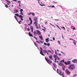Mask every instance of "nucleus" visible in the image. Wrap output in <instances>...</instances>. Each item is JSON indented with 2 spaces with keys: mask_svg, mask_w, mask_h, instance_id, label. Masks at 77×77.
<instances>
[{
  "mask_svg": "<svg viewBox=\"0 0 77 77\" xmlns=\"http://www.w3.org/2000/svg\"><path fill=\"white\" fill-rule=\"evenodd\" d=\"M75 65L73 64H70L68 67V69L69 70H71V71H72L75 69Z\"/></svg>",
  "mask_w": 77,
  "mask_h": 77,
  "instance_id": "1",
  "label": "nucleus"
},
{
  "mask_svg": "<svg viewBox=\"0 0 77 77\" xmlns=\"http://www.w3.org/2000/svg\"><path fill=\"white\" fill-rule=\"evenodd\" d=\"M45 59L46 61H47V62H48L49 64H51V63H52V61L48 59V58L45 57Z\"/></svg>",
  "mask_w": 77,
  "mask_h": 77,
  "instance_id": "2",
  "label": "nucleus"
},
{
  "mask_svg": "<svg viewBox=\"0 0 77 77\" xmlns=\"http://www.w3.org/2000/svg\"><path fill=\"white\" fill-rule=\"evenodd\" d=\"M65 72L67 75H69L71 74V72L68 69L65 70Z\"/></svg>",
  "mask_w": 77,
  "mask_h": 77,
  "instance_id": "3",
  "label": "nucleus"
},
{
  "mask_svg": "<svg viewBox=\"0 0 77 77\" xmlns=\"http://www.w3.org/2000/svg\"><path fill=\"white\" fill-rule=\"evenodd\" d=\"M38 17H34V21H35V22L33 23V25L35 24L36 23H38Z\"/></svg>",
  "mask_w": 77,
  "mask_h": 77,
  "instance_id": "4",
  "label": "nucleus"
},
{
  "mask_svg": "<svg viewBox=\"0 0 77 77\" xmlns=\"http://www.w3.org/2000/svg\"><path fill=\"white\" fill-rule=\"evenodd\" d=\"M54 57L55 58V60H60V58H59V57L57 56V55H54Z\"/></svg>",
  "mask_w": 77,
  "mask_h": 77,
  "instance_id": "5",
  "label": "nucleus"
},
{
  "mask_svg": "<svg viewBox=\"0 0 77 77\" xmlns=\"http://www.w3.org/2000/svg\"><path fill=\"white\" fill-rule=\"evenodd\" d=\"M68 62H66V61H65L64 63L65 64V65H70L71 64V61H67Z\"/></svg>",
  "mask_w": 77,
  "mask_h": 77,
  "instance_id": "6",
  "label": "nucleus"
},
{
  "mask_svg": "<svg viewBox=\"0 0 77 77\" xmlns=\"http://www.w3.org/2000/svg\"><path fill=\"white\" fill-rule=\"evenodd\" d=\"M57 72L58 74H59V75H62V72L60 69L59 70V69H57Z\"/></svg>",
  "mask_w": 77,
  "mask_h": 77,
  "instance_id": "7",
  "label": "nucleus"
},
{
  "mask_svg": "<svg viewBox=\"0 0 77 77\" xmlns=\"http://www.w3.org/2000/svg\"><path fill=\"white\" fill-rule=\"evenodd\" d=\"M36 31L37 32V34L38 35H41V32L39 31V30H36Z\"/></svg>",
  "mask_w": 77,
  "mask_h": 77,
  "instance_id": "8",
  "label": "nucleus"
},
{
  "mask_svg": "<svg viewBox=\"0 0 77 77\" xmlns=\"http://www.w3.org/2000/svg\"><path fill=\"white\" fill-rule=\"evenodd\" d=\"M29 20L30 21H31L30 23H28V26H31V24H32V19L30 17H29Z\"/></svg>",
  "mask_w": 77,
  "mask_h": 77,
  "instance_id": "9",
  "label": "nucleus"
},
{
  "mask_svg": "<svg viewBox=\"0 0 77 77\" xmlns=\"http://www.w3.org/2000/svg\"><path fill=\"white\" fill-rule=\"evenodd\" d=\"M43 52L44 54H45L46 53H47V54H48V55H49V54H48V51H47V50H43Z\"/></svg>",
  "mask_w": 77,
  "mask_h": 77,
  "instance_id": "10",
  "label": "nucleus"
},
{
  "mask_svg": "<svg viewBox=\"0 0 77 77\" xmlns=\"http://www.w3.org/2000/svg\"><path fill=\"white\" fill-rule=\"evenodd\" d=\"M58 65L59 66H64V65L63 63H58Z\"/></svg>",
  "mask_w": 77,
  "mask_h": 77,
  "instance_id": "11",
  "label": "nucleus"
},
{
  "mask_svg": "<svg viewBox=\"0 0 77 77\" xmlns=\"http://www.w3.org/2000/svg\"><path fill=\"white\" fill-rule=\"evenodd\" d=\"M72 62L73 63H77V59H75L74 60H72Z\"/></svg>",
  "mask_w": 77,
  "mask_h": 77,
  "instance_id": "12",
  "label": "nucleus"
},
{
  "mask_svg": "<svg viewBox=\"0 0 77 77\" xmlns=\"http://www.w3.org/2000/svg\"><path fill=\"white\" fill-rule=\"evenodd\" d=\"M35 26H36V29H39V26H38V23H35Z\"/></svg>",
  "mask_w": 77,
  "mask_h": 77,
  "instance_id": "13",
  "label": "nucleus"
},
{
  "mask_svg": "<svg viewBox=\"0 0 77 77\" xmlns=\"http://www.w3.org/2000/svg\"><path fill=\"white\" fill-rule=\"evenodd\" d=\"M28 35L29 36H32V37H33V35H32V34H31L30 32H29Z\"/></svg>",
  "mask_w": 77,
  "mask_h": 77,
  "instance_id": "14",
  "label": "nucleus"
},
{
  "mask_svg": "<svg viewBox=\"0 0 77 77\" xmlns=\"http://www.w3.org/2000/svg\"><path fill=\"white\" fill-rule=\"evenodd\" d=\"M14 13H18V10L16 9L14 11Z\"/></svg>",
  "mask_w": 77,
  "mask_h": 77,
  "instance_id": "15",
  "label": "nucleus"
},
{
  "mask_svg": "<svg viewBox=\"0 0 77 77\" xmlns=\"http://www.w3.org/2000/svg\"><path fill=\"white\" fill-rule=\"evenodd\" d=\"M49 59H50V60H53V56L50 55V56H49Z\"/></svg>",
  "mask_w": 77,
  "mask_h": 77,
  "instance_id": "16",
  "label": "nucleus"
},
{
  "mask_svg": "<svg viewBox=\"0 0 77 77\" xmlns=\"http://www.w3.org/2000/svg\"><path fill=\"white\" fill-rule=\"evenodd\" d=\"M39 38H40L41 40H43V38H42V35H40L39 36Z\"/></svg>",
  "mask_w": 77,
  "mask_h": 77,
  "instance_id": "17",
  "label": "nucleus"
},
{
  "mask_svg": "<svg viewBox=\"0 0 77 77\" xmlns=\"http://www.w3.org/2000/svg\"><path fill=\"white\" fill-rule=\"evenodd\" d=\"M63 67H62L63 70V71H65V68H66V66H63Z\"/></svg>",
  "mask_w": 77,
  "mask_h": 77,
  "instance_id": "18",
  "label": "nucleus"
},
{
  "mask_svg": "<svg viewBox=\"0 0 77 77\" xmlns=\"http://www.w3.org/2000/svg\"><path fill=\"white\" fill-rule=\"evenodd\" d=\"M34 45H35V46L36 47H38V45H37V43H36L35 42H34Z\"/></svg>",
  "mask_w": 77,
  "mask_h": 77,
  "instance_id": "19",
  "label": "nucleus"
},
{
  "mask_svg": "<svg viewBox=\"0 0 77 77\" xmlns=\"http://www.w3.org/2000/svg\"><path fill=\"white\" fill-rule=\"evenodd\" d=\"M40 53L42 55V56H45V55H44V54L43 53V52H41L40 51Z\"/></svg>",
  "mask_w": 77,
  "mask_h": 77,
  "instance_id": "20",
  "label": "nucleus"
},
{
  "mask_svg": "<svg viewBox=\"0 0 77 77\" xmlns=\"http://www.w3.org/2000/svg\"><path fill=\"white\" fill-rule=\"evenodd\" d=\"M61 75L62 77H65V75H64V72H63L62 73V74H61Z\"/></svg>",
  "mask_w": 77,
  "mask_h": 77,
  "instance_id": "21",
  "label": "nucleus"
},
{
  "mask_svg": "<svg viewBox=\"0 0 77 77\" xmlns=\"http://www.w3.org/2000/svg\"><path fill=\"white\" fill-rule=\"evenodd\" d=\"M30 28L31 30H33V26H31L30 27Z\"/></svg>",
  "mask_w": 77,
  "mask_h": 77,
  "instance_id": "22",
  "label": "nucleus"
},
{
  "mask_svg": "<svg viewBox=\"0 0 77 77\" xmlns=\"http://www.w3.org/2000/svg\"><path fill=\"white\" fill-rule=\"evenodd\" d=\"M53 66L55 67V68H56V63H53Z\"/></svg>",
  "mask_w": 77,
  "mask_h": 77,
  "instance_id": "23",
  "label": "nucleus"
},
{
  "mask_svg": "<svg viewBox=\"0 0 77 77\" xmlns=\"http://www.w3.org/2000/svg\"><path fill=\"white\" fill-rule=\"evenodd\" d=\"M20 18H23V17H23V16L21 15H20L19 17Z\"/></svg>",
  "mask_w": 77,
  "mask_h": 77,
  "instance_id": "24",
  "label": "nucleus"
},
{
  "mask_svg": "<svg viewBox=\"0 0 77 77\" xmlns=\"http://www.w3.org/2000/svg\"><path fill=\"white\" fill-rule=\"evenodd\" d=\"M45 40V42H49V40H48L46 38Z\"/></svg>",
  "mask_w": 77,
  "mask_h": 77,
  "instance_id": "25",
  "label": "nucleus"
},
{
  "mask_svg": "<svg viewBox=\"0 0 77 77\" xmlns=\"http://www.w3.org/2000/svg\"><path fill=\"white\" fill-rule=\"evenodd\" d=\"M5 1H6L8 3H11V2L10 1H8V0H5Z\"/></svg>",
  "mask_w": 77,
  "mask_h": 77,
  "instance_id": "26",
  "label": "nucleus"
},
{
  "mask_svg": "<svg viewBox=\"0 0 77 77\" xmlns=\"http://www.w3.org/2000/svg\"><path fill=\"white\" fill-rule=\"evenodd\" d=\"M15 15H16L17 17H19L20 16V15H19V14H15Z\"/></svg>",
  "mask_w": 77,
  "mask_h": 77,
  "instance_id": "27",
  "label": "nucleus"
},
{
  "mask_svg": "<svg viewBox=\"0 0 77 77\" xmlns=\"http://www.w3.org/2000/svg\"><path fill=\"white\" fill-rule=\"evenodd\" d=\"M60 62H64V63H65V60L63 59V60H61Z\"/></svg>",
  "mask_w": 77,
  "mask_h": 77,
  "instance_id": "28",
  "label": "nucleus"
},
{
  "mask_svg": "<svg viewBox=\"0 0 77 77\" xmlns=\"http://www.w3.org/2000/svg\"><path fill=\"white\" fill-rule=\"evenodd\" d=\"M36 42H37V43H38V44H41V43H40V42H39V41L37 40L36 41Z\"/></svg>",
  "mask_w": 77,
  "mask_h": 77,
  "instance_id": "29",
  "label": "nucleus"
},
{
  "mask_svg": "<svg viewBox=\"0 0 77 77\" xmlns=\"http://www.w3.org/2000/svg\"><path fill=\"white\" fill-rule=\"evenodd\" d=\"M34 34L35 35V36H36V31H34Z\"/></svg>",
  "mask_w": 77,
  "mask_h": 77,
  "instance_id": "30",
  "label": "nucleus"
},
{
  "mask_svg": "<svg viewBox=\"0 0 77 77\" xmlns=\"http://www.w3.org/2000/svg\"><path fill=\"white\" fill-rule=\"evenodd\" d=\"M21 15H23L24 14H23V12H20V14Z\"/></svg>",
  "mask_w": 77,
  "mask_h": 77,
  "instance_id": "31",
  "label": "nucleus"
},
{
  "mask_svg": "<svg viewBox=\"0 0 77 77\" xmlns=\"http://www.w3.org/2000/svg\"><path fill=\"white\" fill-rule=\"evenodd\" d=\"M39 41L41 44H43V43H44L43 41H42L41 40H40Z\"/></svg>",
  "mask_w": 77,
  "mask_h": 77,
  "instance_id": "32",
  "label": "nucleus"
},
{
  "mask_svg": "<svg viewBox=\"0 0 77 77\" xmlns=\"http://www.w3.org/2000/svg\"><path fill=\"white\" fill-rule=\"evenodd\" d=\"M40 49L41 50V51H40L42 52V51H43V49H42V48L40 47Z\"/></svg>",
  "mask_w": 77,
  "mask_h": 77,
  "instance_id": "33",
  "label": "nucleus"
},
{
  "mask_svg": "<svg viewBox=\"0 0 77 77\" xmlns=\"http://www.w3.org/2000/svg\"><path fill=\"white\" fill-rule=\"evenodd\" d=\"M56 26H57V27H58L59 29H60V30H61V28H60L59 26L56 25Z\"/></svg>",
  "mask_w": 77,
  "mask_h": 77,
  "instance_id": "34",
  "label": "nucleus"
},
{
  "mask_svg": "<svg viewBox=\"0 0 77 77\" xmlns=\"http://www.w3.org/2000/svg\"><path fill=\"white\" fill-rule=\"evenodd\" d=\"M47 51H48L49 53H52V52H51V51L50 50H47Z\"/></svg>",
  "mask_w": 77,
  "mask_h": 77,
  "instance_id": "35",
  "label": "nucleus"
},
{
  "mask_svg": "<svg viewBox=\"0 0 77 77\" xmlns=\"http://www.w3.org/2000/svg\"><path fill=\"white\" fill-rule=\"evenodd\" d=\"M31 14L32 15H33V16H35V13H31Z\"/></svg>",
  "mask_w": 77,
  "mask_h": 77,
  "instance_id": "36",
  "label": "nucleus"
},
{
  "mask_svg": "<svg viewBox=\"0 0 77 77\" xmlns=\"http://www.w3.org/2000/svg\"><path fill=\"white\" fill-rule=\"evenodd\" d=\"M33 37H34V38H35V39H36V40H38V38H37L35 36H34Z\"/></svg>",
  "mask_w": 77,
  "mask_h": 77,
  "instance_id": "37",
  "label": "nucleus"
},
{
  "mask_svg": "<svg viewBox=\"0 0 77 77\" xmlns=\"http://www.w3.org/2000/svg\"><path fill=\"white\" fill-rule=\"evenodd\" d=\"M50 25H51V26H54V27H55V26H54V25H53L51 23H50Z\"/></svg>",
  "mask_w": 77,
  "mask_h": 77,
  "instance_id": "38",
  "label": "nucleus"
},
{
  "mask_svg": "<svg viewBox=\"0 0 77 77\" xmlns=\"http://www.w3.org/2000/svg\"><path fill=\"white\" fill-rule=\"evenodd\" d=\"M14 18L16 19V20H17L18 19L17 18V16H14Z\"/></svg>",
  "mask_w": 77,
  "mask_h": 77,
  "instance_id": "39",
  "label": "nucleus"
},
{
  "mask_svg": "<svg viewBox=\"0 0 77 77\" xmlns=\"http://www.w3.org/2000/svg\"><path fill=\"white\" fill-rule=\"evenodd\" d=\"M47 45H48V46H50V44L49 43H48L47 44Z\"/></svg>",
  "mask_w": 77,
  "mask_h": 77,
  "instance_id": "40",
  "label": "nucleus"
},
{
  "mask_svg": "<svg viewBox=\"0 0 77 77\" xmlns=\"http://www.w3.org/2000/svg\"><path fill=\"white\" fill-rule=\"evenodd\" d=\"M5 6L7 8H8V5H7V4H6Z\"/></svg>",
  "mask_w": 77,
  "mask_h": 77,
  "instance_id": "41",
  "label": "nucleus"
},
{
  "mask_svg": "<svg viewBox=\"0 0 77 77\" xmlns=\"http://www.w3.org/2000/svg\"><path fill=\"white\" fill-rule=\"evenodd\" d=\"M44 45H47V44L46 43H44Z\"/></svg>",
  "mask_w": 77,
  "mask_h": 77,
  "instance_id": "42",
  "label": "nucleus"
},
{
  "mask_svg": "<svg viewBox=\"0 0 77 77\" xmlns=\"http://www.w3.org/2000/svg\"><path fill=\"white\" fill-rule=\"evenodd\" d=\"M63 28V29H64V30H65V28L64 26H63L61 27V28Z\"/></svg>",
  "mask_w": 77,
  "mask_h": 77,
  "instance_id": "43",
  "label": "nucleus"
},
{
  "mask_svg": "<svg viewBox=\"0 0 77 77\" xmlns=\"http://www.w3.org/2000/svg\"><path fill=\"white\" fill-rule=\"evenodd\" d=\"M23 10L22 9H21L20 11V12H23Z\"/></svg>",
  "mask_w": 77,
  "mask_h": 77,
  "instance_id": "44",
  "label": "nucleus"
},
{
  "mask_svg": "<svg viewBox=\"0 0 77 77\" xmlns=\"http://www.w3.org/2000/svg\"><path fill=\"white\" fill-rule=\"evenodd\" d=\"M73 30H75V29H76L75 28V27H73Z\"/></svg>",
  "mask_w": 77,
  "mask_h": 77,
  "instance_id": "45",
  "label": "nucleus"
},
{
  "mask_svg": "<svg viewBox=\"0 0 77 77\" xmlns=\"http://www.w3.org/2000/svg\"><path fill=\"white\" fill-rule=\"evenodd\" d=\"M32 14V13H31V12H30L29 13H28V15H31V14Z\"/></svg>",
  "mask_w": 77,
  "mask_h": 77,
  "instance_id": "46",
  "label": "nucleus"
},
{
  "mask_svg": "<svg viewBox=\"0 0 77 77\" xmlns=\"http://www.w3.org/2000/svg\"><path fill=\"white\" fill-rule=\"evenodd\" d=\"M27 30L28 32H29V31H30V28H28Z\"/></svg>",
  "mask_w": 77,
  "mask_h": 77,
  "instance_id": "47",
  "label": "nucleus"
},
{
  "mask_svg": "<svg viewBox=\"0 0 77 77\" xmlns=\"http://www.w3.org/2000/svg\"><path fill=\"white\" fill-rule=\"evenodd\" d=\"M51 8H54L55 7V6L54 5H53V6H51Z\"/></svg>",
  "mask_w": 77,
  "mask_h": 77,
  "instance_id": "48",
  "label": "nucleus"
},
{
  "mask_svg": "<svg viewBox=\"0 0 77 77\" xmlns=\"http://www.w3.org/2000/svg\"><path fill=\"white\" fill-rule=\"evenodd\" d=\"M55 51V54H56V55H57V52H56V51Z\"/></svg>",
  "mask_w": 77,
  "mask_h": 77,
  "instance_id": "49",
  "label": "nucleus"
},
{
  "mask_svg": "<svg viewBox=\"0 0 77 77\" xmlns=\"http://www.w3.org/2000/svg\"><path fill=\"white\" fill-rule=\"evenodd\" d=\"M42 30H44V31H46V30H45V29H42Z\"/></svg>",
  "mask_w": 77,
  "mask_h": 77,
  "instance_id": "50",
  "label": "nucleus"
},
{
  "mask_svg": "<svg viewBox=\"0 0 77 77\" xmlns=\"http://www.w3.org/2000/svg\"><path fill=\"white\" fill-rule=\"evenodd\" d=\"M53 39L54 41L55 40V38H54V37H53Z\"/></svg>",
  "mask_w": 77,
  "mask_h": 77,
  "instance_id": "51",
  "label": "nucleus"
},
{
  "mask_svg": "<svg viewBox=\"0 0 77 77\" xmlns=\"http://www.w3.org/2000/svg\"><path fill=\"white\" fill-rule=\"evenodd\" d=\"M77 75V74H76V75H73V77H75V76H76V75Z\"/></svg>",
  "mask_w": 77,
  "mask_h": 77,
  "instance_id": "52",
  "label": "nucleus"
},
{
  "mask_svg": "<svg viewBox=\"0 0 77 77\" xmlns=\"http://www.w3.org/2000/svg\"><path fill=\"white\" fill-rule=\"evenodd\" d=\"M31 32H32V33H33V29L31 30Z\"/></svg>",
  "mask_w": 77,
  "mask_h": 77,
  "instance_id": "53",
  "label": "nucleus"
},
{
  "mask_svg": "<svg viewBox=\"0 0 77 77\" xmlns=\"http://www.w3.org/2000/svg\"><path fill=\"white\" fill-rule=\"evenodd\" d=\"M21 20H22V21L24 20V19H23V18H21Z\"/></svg>",
  "mask_w": 77,
  "mask_h": 77,
  "instance_id": "54",
  "label": "nucleus"
},
{
  "mask_svg": "<svg viewBox=\"0 0 77 77\" xmlns=\"http://www.w3.org/2000/svg\"><path fill=\"white\" fill-rule=\"evenodd\" d=\"M73 42L74 44L75 45L76 44V43H75V42Z\"/></svg>",
  "mask_w": 77,
  "mask_h": 77,
  "instance_id": "55",
  "label": "nucleus"
},
{
  "mask_svg": "<svg viewBox=\"0 0 77 77\" xmlns=\"http://www.w3.org/2000/svg\"><path fill=\"white\" fill-rule=\"evenodd\" d=\"M53 3H57V2H55L54 1H53Z\"/></svg>",
  "mask_w": 77,
  "mask_h": 77,
  "instance_id": "56",
  "label": "nucleus"
},
{
  "mask_svg": "<svg viewBox=\"0 0 77 77\" xmlns=\"http://www.w3.org/2000/svg\"><path fill=\"white\" fill-rule=\"evenodd\" d=\"M55 20L56 21H59V19H55Z\"/></svg>",
  "mask_w": 77,
  "mask_h": 77,
  "instance_id": "57",
  "label": "nucleus"
},
{
  "mask_svg": "<svg viewBox=\"0 0 77 77\" xmlns=\"http://www.w3.org/2000/svg\"><path fill=\"white\" fill-rule=\"evenodd\" d=\"M20 2H21V1H18V3H20Z\"/></svg>",
  "mask_w": 77,
  "mask_h": 77,
  "instance_id": "58",
  "label": "nucleus"
},
{
  "mask_svg": "<svg viewBox=\"0 0 77 77\" xmlns=\"http://www.w3.org/2000/svg\"><path fill=\"white\" fill-rule=\"evenodd\" d=\"M41 6H44V5L42 4H40Z\"/></svg>",
  "mask_w": 77,
  "mask_h": 77,
  "instance_id": "59",
  "label": "nucleus"
},
{
  "mask_svg": "<svg viewBox=\"0 0 77 77\" xmlns=\"http://www.w3.org/2000/svg\"><path fill=\"white\" fill-rule=\"evenodd\" d=\"M48 23V22L47 21L45 22V24L47 25V23Z\"/></svg>",
  "mask_w": 77,
  "mask_h": 77,
  "instance_id": "60",
  "label": "nucleus"
},
{
  "mask_svg": "<svg viewBox=\"0 0 77 77\" xmlns=\"http://www.w3.org/2000/svg\"><path fill=\"white\" fill-rule=\"evenodd\" d=\"M13 0V1H14V2H17V0Z\"/></svg>",
  "mask_w": 77,
  "mask_h": 77,
  "instance_id": "61",
  "label": "nucleus"
},
{
  "mask_svg": "<svg viewBox=\"0 0 77 77\" xmlns=\"http://www.w3.org/2000/svg\"><path fill=\"white\" fill-rule=\"evenodd\" d=\"M18 23L19 24H21V23H20V21L18 22Z\"/></svg>",
  "mask_w": 77,
  "mask_h": 77,
  "instance_id": "62",
  "label": "nucleus"
},
{
  "mask_svg": "<svg viewBox=\"0 0 77 77\" xmlns=\"http://www.w3.org/2000/svg\"><path fill=\"white\" fill-rule=\"evenodd\" d=\"M58 43H60V42L59 41H58Z\"/></svg>",
  "mask_w": 77,
  "mask_h": 77,
  "instance_id": "63",
  "label": "nucleus"
},
{
  "mask_svg": "<svg viewBox=\"0 0 77 77\" xmlns=\"http://www.w3.org/2000/svg\"><path fill=\"white\" fill-rule=\"evenodd\" d=\"M72 41H75V40H74V39H72Z\"/></svg>",
  "mask_w": 77,
  "mask_h": 77,
  "instance_id": "64",
  "label": "nucleus"
}]
</instances>
